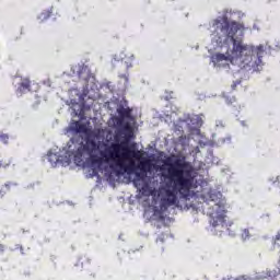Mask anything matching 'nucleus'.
Instances as JSON below:
<instances>
[{"label":"nucleus","instance_id":"obj_1","mask_svg":"<svg viewBox=\"0 0 280 280\" xmlns=\"http://www.w3.org/2000/svg\"><path fill=\"white\" fill-rule=\"evenodd\" d=\"M214 34L217 43H222V38H230L232 42V49L224 54H215L212 56V62L219 67L222 65H235L240 69L250 71L257 67V62L253 61V46L244 44L242 38H235L237 32H244V24L235 21H229L226 15L214 20Z\"/></svg>","mask_w":280,"mask_h":280},{"label":"nucleus","instance_id":"obj_2","mask_svg":"<svg viewBox=\"0 0 280 280\" xmlns=\"http://www.w3.org/2000/svg\"><path fill=\"white\" fill-rule=\"evenodd\" d=\"M102 156L105 161H114L117 167H120L125 174H135L133 185L139 187V180H145L148 173L152 172L154 164L150 159L141 160V151L130 150L126 147V141L121 143L113 142L110 145L105 147ZM132 159L140 161L138 164Z\"/></svg>","mask_w":280,"mask_h":280},{"label":"nucleus","instance_id":"obj_3","mask_svg":"<svg viewBox=\"0 0 280 280\" xmlns=\"http://www.w3.org/2000/svg\"><path fill=\"white\" fill-rule=\"evenodd\" d=\"M170 183L166 184L164 197L161 199L160 209L167 211L168 207H178V194L187 196L194 187V168L187 162L175 160L174 163L165 162Z\"/></svg>","mask_w":280,"mask_h":280},{"label":"nucleus","instance_id":"obj_4","mask_svg":"<svg viewBox=\"0 0 280 280\" xmlns=\"http://www.w3.org/2000/svg\"><path fill=\"white\" fill-rule=\"evenodd\" d=\"M207 213L210 218V224L214 228L226 222V209L222 203H214Z\"/></svg>","mask_w":280,"mask_h":280},{"label":"nucleus","instance_id":"obj_5","mask_svg":"<svg viewBox=\"0 0 280 280\" xmlns=\"http://www.w3.org/2000/svg\"><path fill=\"white\" fill-rule=\"evenodd\" d=\"M32 91V81L28 78H24L21 80L19 88L16 90V92L20 95H23V93H27Z\"/></svg>","mask_w":280,"mask_h":280},{"label":"nucleus","instance_id":"obj_6","mask_svg":"<svg viewBox=\"0 0 280 280\" xmlns=\"http://www.w3.org/2000/svg\"><path fill=\"white\" fill-rule=\"evenodd\" d=\"M117 113H118L120 119H130L132 109H130V107H124V105H120L117 108Z\"/></svg>","mask_w":280,"mask_h":280},{"label":"nucleus","instance_id":"obj_7","mask_svg":"<svg viewBox=\"0 0 280 280\" xmlns=\"http://www.w3.org/2000/svg\"><path fill=\"white\" fill-rule=\"evenodd\" d=\"M102 152H106V149L100 152L101 158L97 155L90 156L92 165H102V163H110V161H106V158L102 156Z\"/></svg>","mask_w":280,"mask_h":280},{"label":"nucleus","instance_id":"obj_8","mask_svg":"<svg viewBox=\"0 0 280 280\" xmlns=\"http://www.w3.org/2000/svg\"><path fill=\"white\" fill-rule=\"evenodd\" d=\"M71 130H73L74 132L86 135L89 129L86 128V125L80 121H75L74 124L71 125Z\"/></svg>","mask_w":280,"mask_h":280},{"label":"nucleus","instance_id":"obj_9","mask_svg":"<svg viewBox=\"0 0 280 280\" xmlns=\"http://www.w3.org/2000/svg\"><path fill=\"white\" fill-rule=\"evenodd\" d=\"M124 52L120 54V58H121V61H120V65H122V67H125L126 71H128V69H131L132 67V58H129L126 60V58L124 57Z\"/></svg>","mask_w":280,"mask_h":280},{"label":"nucleus","instance_id":"obj_10","mask_svg":"<svg viewBox=\"0 0 280 280\" xmlns=\"http://www.w3.org/2000/svg\"><path fill=\"white\" fill-rule=\"evenodd\" d=\"M125 130H126V135H125V137H126V141H130V139H132V137H133V132H132V127H130V126H127V127H125Z\"/></svg>","mask_w":280,"mask_h":280},{"label":"nucleus","instance_id":"obj_11","mask_svg":"<svg viewBox=\"0 0 280 280\" xmlns=\"http://www.w3.org/2000/svg\"><path fill=\"white\" fill-rule=\"evenodd\" d=\"M0 141L1 143H4L5 145H8V141H10V136H8V133H1Z\"/></svg>","mask_w":280,"mask_h":280},{"label":"nucleus","instance_id":"obj_12","mask_svg":"<svg viewBox=\"0 0 280 280\" xmlns=\"http://www.w3.org/2000/svg\"><path fill=\"white\" fill-rule=\"evenodd\" d=\"M82 160V147H80L78 150H77V153L74 155V161H78L80 163V161Z\"/></svg>","mask_w":280,"mask_h":280},{"label":"nucleus","instance_id":"obj_13","mask_svg":"<svg viewBox=\"0 0 280 280\" xmlns=\"http://www.w3.org/2000/svg\"><path fill=\"white\" fill-rule=\"evenodd\" d=\"M49 16H51V12L45 11V12L40 13L39 19L42 21H47V19H49Z\"/></svg>","mask_w":280,"mask_h":280},{"label":"nucleus","instance_id":"obj_14","mask_svg":"<svg viewBox=\"0 0 280 280\" xmlns=\"http://www.w3.org/2000/svg\"><path fill=\"white\" fill-rule=\"evenodd\" d=\"M242 237H243V240L250 237V232L246 229L243 230Z\"/></svg>","mask_w":280,"mask_h":280},{"label":"nucleus","instance_id":"obj_15","mask_svg":"<svg viewBox=\"0 0 280 280\" xmlns=\"http://www.w3.org/2000/svg\"><path fill=\"white\" fill-rule=\"evenodd\" d=\"M223 280H250V279H248V278H246L244 276H241L238 278H224Z\"/></svg>","mask_w":280,"mask_h":280},{"label":"nucleus","instance_id":"obj_16","mask_svg":"<svg viewBox=\"0 0 280 280\" xmlns=\"http://www.w3.org/2000/svg\"><path fill=\"white\" fill-rule=\"evenodd\" d=\"M10 165V161H3L0 159V167H8Z\"/></svg>","mask_w":280,"mask_h":280},{"label":"nucleus","instance_id":"obj_17","mask_svg":"<svg viewBox=\"0 0 280 280\" xmlns=\"http://www.w3.org/2000/svg\"><path fill=\"white\" fill-rule=\"evenodd\" d=\"M5 253V245L0 243V255H3Z\"/></svg>","mask_w":280,"mask_h":280},{"label":"nucleus","instance_id":"obj_18","mask_svg":"<svg viewBox=\"0 0 280 280\" xmlns=\"http://www.w3.org/2000/svg\"><path fill=\"white\" fill-rule=\"evenodd\" d=\"M234 102H237V100L235 98V96H233L232 98H226V103L228 104H233Z\"/></svg>","mask_w":280,"mask_h":280},{"label":"nucleus","instance_id":"obj_19","mask_svg":"<svg viewBox=\"0 0 280 280\" xmlns=\"http://www.w3.org/2000/svg\"><path fill=\"white\" fill-rule=\"evenodd\" d=\"M261 54H264V50L258 51L257 56H258V62H261Z\"/></svg>","mask_w":280,"mask_h":280},{"label":"nucleus","instance_id":"obj_20","mask_svg":"<svg viewBox=\"0 0 280 280\" xmlns=\"http://www.w3.org/2000/svg\"><path fill=\"white\" fill-rule=\"evenodd\" d=\"M119 78L124 79L126 82H128V75L127 74H120Z\"/></svg>","mask_w":280,"mask_h":280},{"label":"nucleus","instance_id":"obj_21","mask_svg":"<svg viewBox=\"0 0 280 280\" xmlns=\"http://www.w3.org/2000/svg\"><path fill=\"white\" fill-rule=\"evenodd\" d=\"M237 84H240V82H234V83L232 84V90H233V91H235V89H237Z\"/></svg>","mask_w":280,"mask_h":280},{"label":"nucleus","instance_id":"obj_22","mask_svg":"<svg viewBox=\"0 0 280 280\" xmlns=\"http://www.w3.org/2000/svg\"><path fill=\"white\" fill-rule=\"evenodd\" d=\"M145 189H148V185L142 187V191H145Z\"/></svg>","mask_w":280,"mask_h":280},{"label":"nucleus","instance_id":"obj_23","mask_svg":"<svg viewBox=\"0 0 280 280\" xmlns=\"http://www.w3.org/2000/svg\"><path fill=\"white\" fill-rule=\"evenodd\" d=\"M88 145H93V142L92 141H88Z\"/></svg>","mask_w":280,"mask_h":280},{"label":"nucleus","instance_id":"obj_24","mask_svg":"<svg viewBox=\"0 0 280 280\" xmlns=\"http://www.w3.org/2000/svg\"><path fill=\"white\" fill-rule=\"evenodd\" d=\"M90 277H92L93 279H95V273H91Z\"/></svg>","mask_w":280,"mask_h":280},{"label":"nucleus","instance_id":"obj_25","mask_svg":"<svg viewBox=\"0 0 280 280\" xmlns=\"http://www.w3.org/2000/svg\"><path fill=\"white\" fill-rule=\"evenodd\" d=\"M117 174H118V175L121 174V171H117Z\"/></svg>","mask_w":280,"mask_h":280},{"label":"nucleus","instance_id":"obj_26","mask_svg":"<svg viewBox=\"0 0 280 280\" xmlns=\"http://www.w3.org/2000/svg\"><path fill=\"white\" fill-rule=\"evenodd\" d=\"M160 241H162V242H163V238H160Z\"/></svg>","mask_w":280,"mask_h":280}]
</instances>
